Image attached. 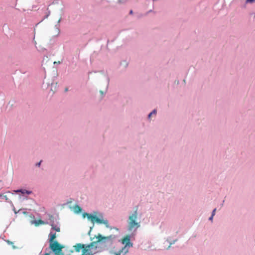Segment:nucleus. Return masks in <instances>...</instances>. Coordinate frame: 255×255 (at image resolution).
I'll return each mask as SVG.
<instances>
[{"label":"nucleus","mask_w":255,"mask_h":255,"mask_svg":"<svg viewBox=\"0 0 255 255\" xmlns=\"http://www.w3.org/2000/svg\"><path fill=\"white\" fill-rule=\"evenodd\" d=\"M73 208H74V210L75 212L77 213L81 212L82 211L81 208L77 205H75L74 206Z\"/></svg>","instance_id":"nucleus-10"},{"label":"nucleus","mask_w":255,"mask_h":255,"mask_svg":"<svg viewBox=\"0 0 255 255\" xmlns=\"http://www.w3.org/2000/svg\"><path fill=\"white\" fill-rule=\"evenodd\" d=\"M152 10H151V9H150V10H148V11L146 13L145 15L148 14L149 13H150V12H152Z\"/></svg>","instance_id":"nucleus-21"},{"label":"nucleus","mask_w":255,"mask_h":255,"mask_svg":"<svg viewBox=\"0 0 255 255\" xmlns=\"http://www.w3.org/2000/svg\"><path fill=\"white\" fill-rule=\"evenodd\" d=\"M52 229L55 230L57 232H60V228L57 227L56 226H54L53 225H52Z\"/></svg>","instance_id":"nucleus-15"},{"label":"nucleus","mask_w":255,"mask_h":255,"mask_svg":"<svg viewBox=\"0 0 255 255\" xmlns=\"http://www.w3.org/2000/svg\"><path fill=\"white\" fill-rule=\"evenodd\" d=\"M128 0H118V3H125Z\"/></svg>","instance_id":"nucleus-17"},{"label":"nucleus","mask_w":255,"mask_h":255,"mask_svg":"<svg viewBox=\"0 0 255 255\" xmlns=\"http://www.w3.org/2000/svg\"><path fill=\"white\" fill-rule=\"evenodd\" d=\"M68 89L67 88L65 89V91H67Z\"/></svg>","instance_id":"nucleus-27"},{"label":"nucleus","mask_w":255,"mask_h":255,"mask_svg":"<svg viewBox=\"0 0 255 255\" xmlns=\"http://www.w3.org/2000/svg\"><path fill=\"white\" fill-rule=\"evenodd\" d=\"M50 249L55 254V255H63L62 253V249L63 246L61 245L57 241L50 243Z\"/></svg>","instance_id":"nucleus-3"},{"label":"nucleus","mask_w":255,"mask_h":255,"mask_svg":"<svg viewBox=\"0 0 255 255\" xmlns=\"http://www.w3.org/2000/svg\"><path fill=\"white\" fill-rule=\"evenodd\" d=\"M44 255H50L48 253H46Z\"/></svg>","instance_id":"nucleus-26"},{"label":"nucleus","mask_w":255,"mask_h":255,"mask_svg":"<svg viewBox=\"0 0 255 255\" xmlns=\"http://www.w3.org/2000/svg\"><path fill=\"white\" fill-rule=\"evenodd\" d=\"M49 243H52L55 242L54 240L56 238V234H52L51 233L49 234Z\"/></svg>","instance_id":"nucleus-8"},{"label":"nucleus","mask_w":255,"mask_h":255,"mask_svg":"<svg viewBox=\"0 0 255 255\" xmlns=\"http://www.w3.org/2000/svg\"><path fill=\"white\" fill-rule=\"evenodd\" d=\"M126 251L123 250V248L120 249L118 252H115L114 254L115 255H121L122 253H124L123 255H125L127 253H125Z\"/></svg>","instance_id":"nucleus-12"},{"label":"nucleus","mask_w":255,"mask_h":255,"mask_svg":"<svg viewBox=\"0 0 255 255\" xmlns=\"http://www.w3.org/2000/svg\"><path fill=\"white\" fill-rule=\"evenodd\" d=\"M32 223L34 224L35 226H37L40 224H44V222L41 220H38V221H33Z\"/></svg>","instance_id":"nucleus-11"},{"label":"nucleus","mask_w":255,"mask_h":255,"mask_svg":"<svg viewBox=\"0 0 255 255\" xmlns=\"http://www.w3.org/2000/svg\"><path fill=\"white\" fill-rule=\"evenodd\" d=\"M224 202H225V200H223V201H222V203H221V204L220 205L221 207H222V206H223Z\"/></svg>","instance_id":"nucleus-23"},{"label":"nucleus","mask_w":255,"mask_h":255,"mask_svg":"<svg viewBox=\"0 0 255 255\" xmlns=\"http://www.w3.org/2000/svg\"><path fill=\"white\" fill-rule=\"evenodd\" d=\"M42 161H40L38 163L36 164V165L38 166H39L40 165V164L41 163Z\"/></svg>","instance_id":"nucleus-22"},{"label":"nucleus","mask_w":255,"mask_h":255,"mask_svg":"<svg viewBox=\"0 0 255 255\" xmlns=\"http://www.w3.org/2000/svg\"><path fill=\"white\" fill-rule=\"evenodd\" d=\"M8 243L9 244H12V242H10V241H8Z\"/></svg>","instance_id":"nucleus-25"},{"label":"nucleus","mask_w":255,"mask_h":255,"mask_svg":"<svg viewBox=\"0 0 255 255\" xmlns=\"http://www.w3.org/2000/svg\"><path fill=\"white\" fill-rule=\"evenodd\" d=\"M87 217L88 219L90 220L93 224H94L96 222L97 220L98 217H97L96 215H92L88 213H84L83 214V217Z\"/></svg>","instance_id":"nucleus-4"},{"label":"nucleus","mask_w":255,"mask_h":255,"mask_svg":"<svg viewBox=\"0 0 255 255\" xmlns=\"http://www.w3.org/2000/svg\"><path fill=\"white\" fill-rule=\"evenodd\" d=\"M135 208V210L129 216L128 221V231H133L130 234L125 236L123 239L120 241L123 245H125L124 247H123V250L126 251L125 253H128V249L133 247V244L131 241L135 240L136 230L140 227V223L136 222V220L137 218L138 207L136 206Z\"/></svg>","instance_id":"nucleus-1"},{"label":"nucleus","mask_w":255,"mask_h":255,"mask_svg":"<svg viewBox=\"0 0 255 255\" xmlns=\"http://www.w3.org/2000/svg\"><path fill=\"white\" fill-rule=\"evenodd\" d=\"M15 192H21L22 194L26 193L27 194H30L31 193V191H27V190H17L16 191H15Z\"/></svg>","instance_id":"nucleus-13"},{"label":"nucleus","mask_w":255,"mask_h":255,"mask_svg":"<svg viewBox=\"0 0 255 255\" xmlns=\"http://www.w3.org/2000/svg\"><path fill=\"white\" fill-rule=\"evenodd\" d=\"M157 114V110L156 109H154L151 112H150L148 115H147V119L148 120H150L151 116L153 115H156Z\"/></svg>","instance_id":"nucleus-9"},{"label":"nucleus","mask_w":255,"mask_h":255,"mask_svg":"<svg viewBox=\"0 0 255 255\" xmlns=\"http://www.w3.org/2000/svg\"><path fill=\"white\" fill-rule=\"evenodd\" d=\"M84 245H85L84 244L78 243L73 246V248L76 252L79 253L80 252V250L81 249H82V250H83V249L84 248Z\"/></svg>","instance_id":"nucleus-5"},{"label":"nucleus","mask_w":255,"mask_h":255,"mask_svg":"<svg viewBox=\"0 0 255 255\" xmlns=\"http://www.w3.org/2000/svg\"><path fill=\"white\" fill-rule=\"evenodd\" d=\"M96 238L97 239L96 241L92 242L88 245H84L81 255H93L97 249V244L101 242H105L106 240L110 238L109 237H103L100 234L96 236Z\"/></svg>","instance_id":"nucleus-2"},{"label":"nucleus","mask_w":255,"mask_h":255,"mask_svg":"<svg viewBox=\"0 0 255 255\" xmlns=\"http://www.w3.org/2000/svg\"><path fill=\"white\" fill-rule=\"evenodd\" d=\"M96 223H97L98 224H105L107 227L108 226V221L107 220L105 221V220L101 219H100L99 218L97 220V221H96Z\"/></svg>","instance_id":"nucleus-7"},{"label":"nucleus","mask_w":255,"mask_h":255,"mask_svg":"<svg viewBox=\"0 0 255 255\" xmlns=\"http://www.w3.org/2000/svg\"><path fill=\"white\" fill-rule=\"evenodd\" d=\"M120 65L123 66L124 69H126L128 65V61L127 59L121 61L120 62Z\"/></svg>","instance_id":"nucleus-6"},{"label":"nucleus","mask_w":255,"mask_h":255,"mask_svg":"<svg viewBox=\"0 0 255 255\" xmlns=\"http://www.w3.org/2000/svg\"><path fill=\"white\" fill-rule=\"evenodd\" d=\"M216 210H217L216 208H215L213 210V211H212V213H211V215L214 216L215 215Z\"/></svg>","instance_id":"nucleus-18"},{"label":"nucleus","mask_w":255,"mask_h":255,"mask_svg":"<svg viewBox=\"0 0 255 255\" xmlns=\"http://www.w3.org/2000/svg\"><path fill=\"white\" fill-rule=\"evenodd\" d=\"M214 216L211 215V216L209 218V220L210 221H213Z\"/></svg>","instance_id":"nucleus-19"},{"label":"nucleus","mask_w":255,"mask_h":255,"mask_svg":"<svg viewBox=\"0 0 255 255\" xmlns=\"http://www.w3.org/2000/svg\"><path fill=\"white\" fill-rule=\"evenodd\" d=\"M167 241L169 243V247L167 249V250H168L170 248L171 245H173V244H175V242H177V239L174 240L172 242H170L168 240Z\"/></svg>","instance_id":"nucleus-14"},{"label":"nucleus","mask_w":255,"mask_h":255,"mask_svg":"<svg viewBox=\"0 0 255 255\" xmlns=\"http://www.w3.org/2000/svg\"><path fill=\"white\" fill-rule=\"evenodd\" d=\"M255 2V0H246V3H253Z\"/></svg>","instance_id":"nucleus-16"},{"label":"nucleus","mask_w":255,"mask_h":255,"mask_svg":"<svg viewBox=\"0 0 255 255\" xmlns=\"http://www.w3.org/2000/svg\"><path fill=\"white\" fill-rule=\"evenodd\" d=\"M133 11L132 9H130L129 11V14L131 15L133 14Z\"/></svg>","instance_id":"nucleus-20"},{"label":"nucleus","mask_w":255,"mask_h":255,"mask_svg":"<svg viewBox=\"0 0 255 255\" xmlns=\"http://www.w3.org/2000/svg\"><path fill=\"white\" fill-rule=\"evenodd\" d=\"M113 229H116L117 230H119L118 228H116V227H113Z\"/></svg>","instance_id":"nucleus-24"}]
</instances>
